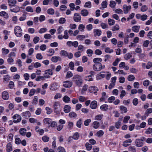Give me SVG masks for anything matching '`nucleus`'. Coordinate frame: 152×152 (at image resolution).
<instances>
[{"mask_svg":"<svg viewBox=\"0 0 152 152\" xmlns=\"http://www.w3.org/2000/svg\"><path fill=\"white\" fill-rule=\"evenodd\" d=\"M101 65V63H96L93 66V69L96 71H99L101 70V68H100Z\"/></svg>","mask_w":152,"mask_h":152,"instance_id":"0eeeda50","label":"nucleus"},{"mask_svg":"<svg viewBox=\"0 0 152 152\" xmlns=\"http://www.w3.org/2000/svg\"><path fill=\"white\" fill-rule=\"evenodd\" d=\"M52 121L50 118H46L43 119V121L44 124L47 125L48 127H50Z\"/></svg>","mask_w":152,"mask_h":152,"instance_id":"4468645a","label":"nucleus"},{"mask_svg":"<svg viewBox=\"0 0 152 152\" xmlns=\"http://www.w3.org/2000/svg\"><path fill=\"white\" fill-rule=\"evenodd\" d=\"M53 75V72L52 69H48L45 71V72L43 75L46 79L49 78L50 77V76Z\"/></svg>","mask_w":152,"mask_h":152,"instance_id":"20e7f679","label":"nucleus"},{"mask_svg":"<svg viewBox=\"0 0 152 152\" xmlns=\"http://www.w3.org/2000/svg\"><path fill=\"white\" fill-rule=\"evenodd\" d=\"M79 137V134L78 133L76 132L74 134L72 137L74 140H77L78 139Z\"/></svg>","mask_w":152,"mask_h":152,"instance_id":"a18cd8bd","label":"nucleus"},{"mask_svg":"<svg viewBox=\"0 0 152 152\" xmlns=\"http://www.w3.org/2000/svg\"><path fill=\"white\" fill-rule=\"evenodd\" d=\"M64 30V28L62 26H59L57 29V31L58 34H60Z\"/></svg>","mask_w":152,"mask_h":152,"instance_id":"37998d69","label":"nucleus"},{"mask_svg":"<svg viewBox=\"0 0 152 152\" xmlns=\"http://www.w3.org/2000/svg\"><path fill=\"white\" fill-rule=\"evenodd\" d=\"M2 53L3 54L7 55L9 52V50L8 49L3 48L2 49Z\"/></svg>","mask_w":152,"mask_h":152,"instance_id":"338daca9","label":"nucleus"},{"mask_svg":"<svg viewBox=\"0 0 152 152\" xmlns=\"http://www.w3.org/2000/svg\"><path fill=\"white\" fill-rule=\"evenodd\" d=\"M143 141L144 140L142 139H136L134 142L136 146L138 147H142L143 145Z\"/></svg>","mask_w":152,"mask_h":152,"instance_id":"39448f33","label":"nucleus"},{"mask_svg":"<svg viewBox=\"0 0 152 152\" xmlns=\"http://www.w3.org/2000/svg\"><path fill=\"white\" fill-rule=\"evenodd\" d=\"M69 66L71 70H73L74 69L75 64L72 61H71L69 64Z\"/></svg>","mask_w":152,"mask_h":152,"instance_id":"680f3d73","label":"nucleus"},{"mask_svg":"<svg viewBox=\"0 0 152 152\" xmlns=\"http://www.w3.org/2000/svg\"><path fill=\"white\" fill-rule=\"evenodd\" d=\"M19 132L21 135L23 136H24L26 134V129L22 128L20 129Z\"/></svg>","mask_w":152,"mask_h":152,"instance_id":"c756f323","label":"nucleus"},{"mask_svg":"<svg viewBox=\"0 0 152 152\" xmlns=\"http://www.w3.org/2000/svg\"><path fill=\"white\" fill-rule=\"evenodd\" d=\"M152 113V108H150L147 109L145 112V115L148 116L150 114Z\"/></svg>","mask_w":152,"mask_h":152,"instance_id":"de8ad7c7","label":"nucleus"},{"mask_svg":"<svg viewBox=\"0 0 152 152\" xmlns=\"http://www.w3.org/2000/svg\"><path fill=\"white\" fill-rule=\"evenodd\" d=\"M140 28V26H134L132 27V30L134 32L136 33L138 32Z\"/></svg>","mask_w":152,"mask_h":152,"instance_id":"cd10ccee","label":"nucleus"},{"mask_svg":"<svg viewBox=\"0 0 152 152\" xmlns=\"http://www.w3.org/2000/svg\"><path fill=\"white\" fill-rule=\"evenodd\" d=\"M63 86L66 88L71 87L72 85V82L70 80H67L63 82Z\"/></svg>","mask_w":152,"mask_h":152,"instance_id":"6e6552de","label":"nucleus"},{"mask_svg":"<svg viewBox=\"0 0 152 152\" xmlns=\"http://www.w3.org/2000/svg\"><path fill=\"white\" fill-rule=\"evenodd\" d=\"M92 125L94 128L97 129L99 126V123L98 121H94Z\"/></svg>","mask_w":152,"mask_h":152,"instance_id":"c85d7f7f","label":"nucleus"},{"mask_svg":"<svg viewBox=\"0 0 152 152\" xmlns=\"http://www.w3.org/2000/svg\"><path fill=\"white\" fill-rule=\"evenodd\" d=\"M132 57V54L129 53H128L124 55V58L126 60H128Z\"/></svg>","mask_w":152,"mask_h":152,"instance_id":"c9c22d12","label":"nucleus"},{"mask_svg":"<svg viewBox=\"0 0 152 152\" xmlns=\"http://www.w3.org/2000/svg\"><path fill=\"white\" fill-rule=\"evenodd\" d=\"M13 8V6L10 7V10L11 12L17 13L19 12L20 10V7L17 5H15Z\"/></svg>","mask_w":152,"mask_h":152,"instance_id":"1a4fd4ad","label":"nucleus"},{"mask_svg":"<svg viewBox=\"0 0 152 152\" xmlns=\"http://www.w3.org/2000/svg\"><path fill=\"white\" fill-rule=\"evenodd\" d=\"M14 33L18 37H20L23 34L22 30L20 26H16L14 29Z\"/></svg>","mask_w":152,"mask_h":152,"instance_id":"f03ea898","label":"nucleus"},{"mask_svg":"<svg viewBox=\"0 0 152 152\" xmlns=\"http://www.w3.org/2000/svg\"><path fill=\"white\" fill-rule=\"evenodd\" d=\"M86 38L85 36L83 35H79L76 37L77 39L80 41H82L84 39Z\"/></svg>","mask_w":152,"mask_h":152,"instance_id":"e433bc0d","label":"nucleus"},{"mask_svg":"<svg viewBox=\"0 0 152 152\" xmlns=\"http://www.w3.org/2000/svg\"><path fill=\"white\" fill-rule=\"evenodd\" d=\"M69 115L71 118H75L76 117L77 115L75 112H72L69 113Z\"/></svg>","mask_w":152,"mask_h":152,"instance_id":"49530a36","label":"nucleus"},{"mask_svg":"<svg viewBox=\"0 0 152 152\" xmlns=\"http://www.w3.org/2000/svg\"><path fill=\"white\" fill-rule=\"evenodd\" d=\"M98 90V88L94 86H91L89 87L88 89V91L89 92L93 93L95 95H97V92Z\"/></svg>","mask_w":152,"mask_h":152,"instance_id":"7ed1b4c3","label":"nucleus"},{"mask_svg":"<svg viewBox=\"0 0 152 152\" xmlns=\"http://www.w3.org/2000/svg\"><path fill=\"white\" fill-rule=\"evenodd\" d=\"M0 16L4 17L6 19H8L9 18L8 14L5 12L4 11L0 12Z\"/></svg>","mask_w":152,"mask_h":152,"instance_id":"a211bd4d","label":"nucleus"},{"mask_svg":"<svg viewBox=\"0 0 152 152\" xmlns=\"http://www.w3.org/2000/svg\"><path fill=\"white\" fill-rule=\"evenodd\" d=\"M47 13L49 15H53L54 13V10L53 8H50L48 9Z\"/></svg>","mask_w":152,"mask_h":152,"instance_id":"3c124183","label":"nucleus"},{"mask_svg":"<svg viewBox=\"0 0 152 152\" xmlns=\"http://www.w3.org/2000/svg\"><path fill=\"white\" fill-rule=\"evenodd\" d=\"M58 84L55 83L51 84L50 85V89L53 91H56L58 88Z\"/></svg>","mask_w":152,"mask_h":152,"instance_id":"9b49d317","label":"nucleus"},{"mask_svg":"<svg viewBox=\"0 0 152 152\" xmlns=\"http://www.w3.org/2000/svg\"><path fill=\"white\" fill-rule=\"evenodd\" d=\"M107 3L106 1H103L102 3V6L103 8L102 9L106 8L107 7Z\"/></svg>","mask_w":152,"mask_h":152,"instance_id":"0e129e2a","label":"nucleus"},{"mask_svg":"<svg viewBox=\"0 0 152 152\" xmlns=\"http://www.w3.org/2000/svg\"><path fill=\"white\" fill-rule=\"evenodd\" d=\"M127 79L129 81H132L134 80L135 77L133 75H130L128 76Z\"/></svg>","mask_w":152,"mask_h":152,"instance_id":"09e8293b","label":"nucleus"},{"mask_svg":"<svg viewBox=\"0 0 152 152\" xmlns=\"http://www.w3.org/2000/svg\"><path fill=\"white\" fill-rule=\"evenodd\" d=\"M53 107L55 109H58L60 108V102H55L53 104Z\"/></svg>","mask_w":152,"mask_h":152,"instance_id":"5701e85b","label":"nucleus"},{"mask_svg":"<svg viewBox=\"0 0 152 152\" xmlns=\"http://www.w3.org/2000/svg\"><path fill=\"white\" fill-rule=\"evenodd\" d=\"M104 134V132L102 130H100L98 131L96 133V136L98 137H100L102 136Z\"/></svg>","mask_w":152,"mask_h":152,"instance_id":"864d4df0","label":"nucleus"},{"mask_svg":"<svg viewBox=\"0 0 152 152\" xmlns=\"http://www.w3.org/2000/svg\"><path fill=\"white\" fill-rule=\"evenodd\" d=\"M132 142V140L131 139H128L127 140L124 142L123 144V146L124 147H127V146L129 145L130 144L128 143H131Z\"/></svg>","mask_w":152,"mask_h":152,"instance_id":"b1692460","label":"nucleus"},{"mask_svg":"<svg viewBox=\"0 0 152 152\" xmlns=\"http://www.w3.org/2000/svg\"><path fill=\"white\" fill-rule=\"evenodd\" d=\"M93 32L95 37L100 36L101 35L102 33V31L97 28L94 29L93 30Z\"/></svg>","mask_w":152,"mask_h":152,"instance_id":"f8f14e48","label":"nucleus"},{"mask_svg":"<svg viewBox=\"0 0 152 152\" xmlns=\"http://www.w3.org/2000/svg\"><path fill=\"white\" fill-rule=\"evenodd\" d=\"M116 5V3L115 1L113 0H111L110 1L109 6L112 8H114L115 7Z\"/></svg>","mask_w":152,"mask_h":152,"instance_id":"a19ab883","label":"nucleus"},{"mask_svg":"<svg viewBox=\"0 0 152 152\" xmlns=\"http://www.w3.org/2000/svg\"><path fill=\"white\" fill-rule=\"evenodd\" d=\"M131 8V6H127L126 5H124L123 6V9L124 13L125 14H127Z\"/></svg>","mask_w":152,"mask_h":152,"instance_id":"2eb2a0df","label":"nucleus"},{"mask_svg":"<svg viewBox=\"0 0 152 152\" xmlns=\"http://www.w3.org/2000/svg\"><path fill=\"white\" fill-rule=\"evenodd\" d=\"M85 145L87 151H90L91 150L92 148V145L89 143L88 142H86L85 144Z\"/></svg>","mask_w":152,"mask_h":152,"instance_id":"bb28decb","label":"nucleus"},{"mask_svg":"<svg viewBox=\"0 0 152 152\" xmlns=\"http://www.w3.org/2000/svg\"><path fill=\"white\" fill-rule=\"evenodd\" d=\"M108 107V106L107 105L104 104L102 105L100 107V108L102 110L105 111L107 110Z\"/></svg>","mask_w":152,"mask_h":152,"instance_id":"72a5a7b5","label":"nucleus"},{"mask_svg":"<svg viewBox=\"0 0 152 152\" xmlns=\"http://www.w3.org/2000/svg\"><path fill=\"white\" fill-rule=\"evenodd\" d=\"M43 141L44 142H47L49 140V138L47 136H44L42 138Z\"/></svg>","mask_w":152,"mask_h":152,"instance_id":"bf43d9fd","label":"nucleus"},{"mask_svg":"<svg viewBox=\"0 0 152 152\" xmlns=\"http://www.w3.org/2000/svg\"><path fill=\"white\" fill-rule=\"evenodd\" d=\"M57 150L58 152H66L65 148L62 146L58 147L57 148Z\"/></svg>","mask_w":152,"mask_h":152,"instance_id":"603ef678","label":"nucleus"},{"mask_svg":"<svg viewBox=\"0 0 152 152\" xmlns=\"http://www.w3.org/2000/svg\"><path fill=\"white\" fill-rule=\"evenodd\" d=\"M22 115L25 118H28L30 116L31 114L30 112L28 111H27L23 112L22 113Z\"/></svg>","mask_w":152,"mask_h":152,"instance_id":"393cba45","label":"nucleus"},{"mask_svg":"<svg viewBox=\"0 0 152 152\" xmlns=\"http://www.w3.org/2000/svg\"><path fill=\"white\" fill-rule=\"evenodd\" d=\"M63 101L65 102L68 103L70 101V98L67 95L65 96L62 98Z\"/></svg>","mask_w":152,"mask_h":152,"instance_id":"7c9ffc66","label":"nucleus"},{"mask_svg":"<svg viewBox=\"0 0 152 152\" xmlns=\"http://www.w3.org/2000/svg\"><path fill=\"white\" fill-rule=\"evenodd\" d=\"M88 88V85L85 84L83 86L82 89L81 90V93L83 94L85 93L86 91L87 90Z\"/></svg>","mask_w":152,"mask_h":152,"instance_id":"6ab92c4d","label":"nucleus"},{"mask_svg":"<svg viewBox=\"0 0 152 152\" xmlns=\"http://www.w3.org/2000/svg\"><path fill=\"white\" fill-rule=\"evenodd\" d=\"M13 121L15 123H18L20 121L21 119V118L20 115L18 114H16L12 116Z\"/></svg>","mask_w":152,"mask_h":152,"instance_id":"423d86ee","label":"nucleus"},{"mask_svg":"<svg viewBox=\"0 0 152 152\" xmlns=\"http://www.w3.org/2000/svg\"><path fill=\"white\" fill-rule=\"evenodd\" d=\"M47 30L48 29L46 28H42L39 30V32L40 34H42L46 32Z\"/></svg>","mask_w":152,"mask_h":152,"instance_id":"69168bd1","label":"nucleus"},{"mask_svg":"<svg viewBox=\"0 0 152 152\" xmlns=\"http://www.w3.org/2000/svg\"><path fill=\"white\" fill-rule=\"evenodd\" d=\"M84 80L86 81H91L93 80L91 75H88L87 76H86L84 77Z\"/></svg>","mask_w":152,"mask_h":152,"instance_id":"58836bf2","label":"nucleus"},{"mask_svg":"<svg viewBox=\"0 0 152 152\" xmlns=\"http://www.w3.org/2000/svg\"><path fill=\"white\" fill-rule=\"evenodd\" d=\"M82 120L81 119H79L77 122L76 126L77 127L80 128L81 127L82 122Z\"/></svg>","mask_w":152,"mask_h":152,"instance_id":"052dcab7","label":"nucleus"},{"mask_svg":"<svg viewBox=\"0 0 152 152\" xmlns=\"http://www.w3.org/2000/svg\"><path fill=\"white\" fill-rule=\"evenodd\" d=\"M6 151L10 152L12 151V148L11 144L10 142L8 143L6 145Z\"/></svg>","mask_w":152,"mask_h":152,"instance_id":"412c9836","label":"nucleus"},{"mask_svg":"<svg viewBox=\"0 0 152 152\" xmlns=\"http://www.w3.org/2000/svg\"><path fill=\"white\" fill-rule=\"evenodd\" d=\"M15 86L14 83L12 81H10L9 82L8 85L9 88L10 89H13Z\"/></svg>","mask_w":152,"mask_h":152,"instance_id":"5fc2aeb1","label":"nucleus"},{"mask_svg":"<svg viewBox=\"0 0 152 152\" xmlns=\"http://www.w3.org/2000/svg\"><path fill=\"white\" fill-rule=\"evenodd\" d=\"M97 102L95 100L92 101L90 105V107L92 109H95L97 107Z\"/></svg>","mask_w":152,"mask_h":152,"instance_id":"f3484780","label":"nucleus"},{"mask_svg":"<svg viewBox=\"0 0 152 152\" xmlns=\"http://www.w3.org/2000/svg\"><path fill=\"white\" fill-rule=\"evenodd\" d=\"M81 14L83 16H86L88 15V12L86 10L84 9L81 11Z\"/></svg>","mask_w":152,"mask_h":152,"instance_id":"4c0bfd02","label":"nucleus"},{"mask_svg":"<svg viewBox=\"0 0 152 152\" xmlns=\"http://www.w3.org/2000/svg\"><path fill=\"white\" fill-rule=\"evenodd\" d=\"M102 61L101 58H94L93 60V61L95 63H99Z\"/></svg>","mask_w":152,"mask_h":152,"instance_id":"6e6d98bb","label":"nucleus"},{"mask_svg":"<svg viewBox=\"0 0 152 152\" xmlns=\"http://www.w3.org/2000/svg\"><path fill=\"white\" fill-rule=\"evenodd\" d=\"M48 52L49 53L48 55V56H51L54 53L55 51L52 48H50L48 50Z\"/></svg>","mask_w":152,"mask_h":152,"instance_id":"c03bdc74","label":"nucleus"},{"mask_svg":"<svg viewBox=\"0 0 152 152\" xmlns=\"http://www.w3.org/2000/svg\"><path fill=\"white\" fill-rule=\"evenodd\" d=\"M71 110V107L69 105H66L64 106V111L65 113H69Z\"/></svg>","mask_w":152,"mask_h":152,"instance_id":"4be33fe9","label":"nucleus"},{"mask_svg":"<svg viewBox=\"0 0 152 152\" xmlns=\"http://www.w3.org/2000/svg\"><path fill=\"white\" fill-rule=\"evenodd\" d=\"M46 79V77L44 76H39L37 77L35 80L36 81H43L45 80Z\"/></svg>","mask_w":152,"mask_h":152,"instance_id":"473e14b6","label":"nucleus"},{"mask_svg":"<svg viewBox=\"0 0 152 152\" xmlns=\"http://www.w3.org/2000/svg\"><path fill=\"white\" fill-rule=\"evenodd\" d=\"M101 97L100 99V102H104L106 99L108 97V95L105 92H103L101 93Z\"/></svg>","mask_w":152,"mask_h":152,"instance_id":"9d476101","label":"nucleus"},{"mask_svg":"<svg viewBox=\"0 0 152 152\" xmlns=\"http://www.w3.org/2000/svg\"><path fill=\"white\" fill-rule=\"evenodd\" d=\"M122 118H121V120L118 121L115 123V126L116 128L119 129L121 125V121L122 120Z\"/></svg>","mask_w":152,"mask_h":152,"instance_id":"f704fd0d","label":"nucleus"},{"mask_svg":"<svg viewBox=\"0 0 152 152\" xmlns=\"http://www.w3.org/2000/svg\"><path fill=\"white\" fill-rule=\"evenodd\" d=\"M17 3L16 0H8V3L10 7L14 6Z\"/></svg>","mask_w":152,"mask_h":152,"instance_id":"aec40b11","label":"nucleus"},{"mask_svg":"<svg viewBox=\"0 0 152 152\" xmlns=\"http://www.w3.org/2000/svg\"><path fill=\"white\" fill-rule=\"evenodd\" d=\"M84 7L85 8H91V2L89 1L86 2L84 5Z\"/></svg>","mask_w":152,"mask_h":152,"instance_id":"8fccbe9b","label":"nucleus"},{"mask_svg":"<svg viewBox=\"0 0 152 152\" xmlns=\"http://www.w3.org/2000/svg\"><path fill=\"white\" fill-rule=\"evenodd\" d=\"M68 30H66L64 31V38L66 39H68L69 37L68 33Z\"/></svg>","mask_w":152,"mask_h":152,"instance_id":"13d9d810","label":"nucleus"},{"mask_svg":"<svg viewBox=\"0 0 152 152\" xmlns=\"http://www.w3.org/2000/svg\"><path fill=\"white\" fill-rule=\"evenodd\" d=\"M61 58L59 56H54L51 58V61L55 63L57 62L58 60H60Z\"/></svg>","mask_w":152,"mask_h":152,"instance_id":"2f4dec72","label":"nucleus"},{"mask_svg":"<svg viewBox=\"0 0 152 152\" xmlns=\"http://www.w3.org/2000/svg\"><path fill=\"white\" fill-rule=\"evenodd\" d=\"M148 10L147 6L145 5H144L142 6L140 8V11L142 12H145Z\"/></svg>","mask_w":152,"mask_h":152,"instance_id":"79ce46f5","label":"nucleus"},{"mask_svg":"<svg viewBox=\"0 0 152 152\" xmlns=\"http://www.w3.org/2000/svg\"><path fill=\"white\" fill-rule=\"evenodd\" d=\"M66 21V20L65 18H61L59 19L58 22L59 23L61 24H63L65 23Z\"/></svg>","mask_w":152,"mask_h":152,"instance_id":"4d7b16f0","label":"nucleus"},{"mask_svg":"<svg viewBox=\"0 0 152 152\" xmlns=\"http://www.w3.org/2000/svg\"><path fill=\"white\" fill-rule=\"evenodd\" d=\"M25 10L28 12L32 13L34 12V10L33 8L30 6L27 7L26 8Z\"/></svg>","mask_w":152,"mask_h":152,"instance_id":"ea45409f","label":"nucleus"},{"mask_svg":"<svg viewBox=\"0 0 152 152\" xmlns=\"http://www.w3.org/2000/svg\"><path fill=\"white\" fill-rule=\"evenodd\" d=\"M81 76L78 75H74L72 78L76 85L78 86H81L83 83V80L81 79Z\"/></svg>","mask_w":152,"mask_h":152,"instance_id":"f257e3e1","label":"nucleus"},{"mask_svg":"<svg viewBox=\"0 0 152 152\" xmlns=\"http://www.w3.org/2000/svg\"><path fill=\"white\" fill-rule=\"evenodd\" d=\"M81 19L80 15L78 13H75L74 15V20L76 22L80 21Z\"/></svg>","mask_w":152,"mask_h":152,"instance_id":"dca6fc26","label":"nucleus"},{"mask_svg":"<svg viewBox=\"0 0 152 152\" xmlns=\"http://www.w3.org/2000/svg\"><path fill=\"white\" fill-rule=\"evenodd\" d=\"M120 109L122 113H126L127 112V108L124 106H120Z\"/></svg>","mask_w":152,"mask_h":152,"instance_id":"a878e982","label":"nucleus"},{"mask_svg":"<svg viewBox=\"0 0 152 152\" xmlns=\"http://www.w3.org/2000/svg\"><path fill=\"white\" fill-rule=\"evenodd\" d=\"M2 97L4 100H7L9 97L8 93L6 91H4L2 93Z\"/></svg>","mask_w":152,"mask_h":152,"instance_id":"ddd939ff","label":"nucleus"},{"mask_svg":"<svg viewBox=\"0 0 152 152\" xmlns=\"http://www.w3.org/2000/svg\"><path fill=\"white\" fill-rule=\"evenodd\" d=\"M128 149L131 152H136V149L134 146H130L129 147Z\"/></svg>","mask_w":152,"mask_h":152,"instance_id":"774afa93","label":"nucleus"},{"mask_svg":"<svg viewBox=\"0 0 152 152\" xmlns=\"http://www.w3.org/2000/svg\"><path fill=\"white\" fill-rule=\"evenodd\" d=\"M119 28V26L118 25L116 24L111 29L113 31H115L118 30Z\"/></svg>","mask_w":152,"mask_h":152,"instance_id":"e2e57ef3","label":"nucleus"}]
</instances>
